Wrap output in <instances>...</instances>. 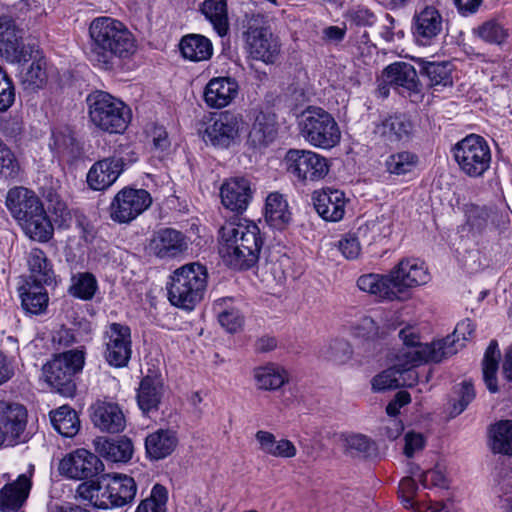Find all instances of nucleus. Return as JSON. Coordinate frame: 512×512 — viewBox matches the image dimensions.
I'll return each instance as SVG.
<instances>
[{
    "label": "nucleus",
    "instance_id": "1",
    "mask_svg": "<svg viewBox=\"0 0 512 512\" xmlns=\"http://www.w3.org/2000/svg\"><path fill=\"white\" fill-rule=\"evenodd\" d=\"M431 275L425 262L419 258L401 259L387 274H365L358 278L357 286L381 300H402L413 288L426 285Z\"/></svg>",
    "mask_w": 512,
    "mask_h": 512
},
{
    "label": "nucleus",
    "instance_id": "2",
    "mask_svg": "<svg viewBox=\"0 0 512 512\" xmlns=\"http://www.w3.org/2000/svg\"><path fill=\"white\" fill-rule=\"evenodd\" d=\"M89 59L101 69L113 68L116 59L131 57L137 50L136 40L120 21L103 16L89 26Z\"/></svg>",
    "mask_w": 512,
    "mask_h": 512
},
{
    "label": "nucleus",
    "instance_id": "3",
    "mask_svg": "<svg viewBox=\"0 0 512 512\" xmlns=\"http://www.w3.org/2000/svg\"><path fill=\"white\" fill-rule=\"evenodd\" d=\"M219 234V254L226 265L245 270L257 263L263 238L254 222H227L221 227Z\"/></svg>",
    "mask_w": 512,
    "mask_h": 512
},
{
    "label": "nucleus",
    "instance_id": "4",
    "mask_svg": "<svg viewBox=\"0 0 512 512\" xmlns=\"http://www.w3.org/2000/svg\"><path fill=\"white\" fill-rule=\"evenodd\" d=\"M473 332V323L464 320L457 324L452 335L429 344L421 342L420 335L414 327H405L399 331V338L409 344L402 352L401 359L412 364L439 363L456 354L459 347L463 346V343H459L460 340L467 341Z\"/></svg>",
    "mask_w": 512,
    "mask_h": 512
},
{
    "label": "nucleus",
    "instance_id": "5",
    "mask_svg": "<svg viewBox=\"0 0 512 512\" xmlns=\"http://www.w3.org/2000/svg\"><path fill=\"white\" fill-rule=\"evenodd\" d=\"M137 493L135 480L125 474H105L97 481L81 483L77 494L99 509H112L131 504Z\"/></svg>",
    "mask_w": 512,
    "mask_h": 512
},
{
    "label": "nucleus",
    "instance_id": "6",
    "mask_svg": "<svg viewBox=\"0 0 512 512\" xmlns=\"http://www.w3.org/2000/svg\"><path fill=\"white\" fill-rule=\"evenodd\" d=\"M208 273L199 263H190L176 269L168 286V297L172 305L192 310L204 296Z\"/></svg>",
    "mask_w": 512,
    "mask_h": 512
},
{
    "label": "nucleus",
    "instance_id": "7",
    "mask_svg": "<svg viewBox=\"0 0 512 512\" xmlns=\"http://www.w3.org/2000/svg\"><path fill=\"white\" fill-rule=\"evenodd\" d=\"M298 127L300 135L311 146L329 150L340 143L341 130L334 117L319 107L302 112Z\"/></svg>",
    "mask_w": 512,
    "mask_h": 512
},
{
    "label": "nucleus",
    "instance_id": "8",
    "mask_svg": "<svg viewBox=\"0 0 512 512\" xmlns=\"http://www.w3.org/2000/svg\"><path fill=\"white\" fill-rule=\"evenodd\" d=\"M92 123L108 133H122L131 120V110L107 92L96 91L87 98Z\"/></svg>",
    "mask_w": 512,
    "mask_h": 512
},
{
    "label": "nucleus",
    "instance_id": "9",
    "mask_svg": "<svg viewBox=\"0 0 512 512\" xmlns=\"http://www.w3.org/2000/svg\"><path fill=\"white\" fill-rule=\"evenodd\" d=\"M85 354L82 350H69L55 355L43 366L46 382L59 393L71 395L75 390L74 376L82 371Z\"/></svg>",
    "mask_w": 512,
    "mask_h": 512
},
{
    "label": "nucleus",
    "instance_id": "10",
    "mask_svg": "<svg viewBox=\"0 0 512 512\" xmlns=\"http://www.w3.org/2000/svg\"><path fill=\"white\" fill-rule=\"evenodd\" d=\"M452 151L459 169L469 177H480L490 167L491 150L480 135H467L454 145Z\"/></svg>",
    "mask_w": 512,
    "mask_h": 512
},
{
    "label": "nucleus",
    "instance_id": "11",
    "mask_svg": "<svg viewBox=\"0 0 512 512\" xmlns=\"http://www.w3.org/2000/svg\"><path fill=\"white\" fill-rule=\"evenodd\" d=\"M286 170L298 182L309 184L324 179L330 170L326 157L306 149H289L284 157Z\"/></svg>",
    "mask_w": 512,
    "mask_h": 512
},
{
    "label": "nucleus",
    "instance_id": "12",
    "mask_svg": "<svg viewBox=\"0 0 512 512\" xmlns=\"http://www.w3.org/2000/svg\"><path fill=\"white\" fill-rule=\"evenodd\" d=\"M103 357L109 366L126 367L132 357L131 328L123 323L113 322L102 332Z\"/></svg>",
    "mask_w": 512,
    "mask_h": 512
},
{
    "label": "nucleus",
    "instance_id": "13",
    "mask_svg": "<svg viewBox=\"0 0 512 512\" xmlns=\"http://www.w3.org/2000/svg\"><path fill=\"white\" fill-rule=\"evenodd\" d=\"M247 130L243 116L233 111H223L211 118L204 132L205 142L219 148L236 144Z\"/></svg>",
    "mask_w": 512,
    "mask_h": 512
},
{
    "label": "nucleus",
    "instance_id": "14",
    "mask_svg": "<svg viewBox=\"0 0 512 512\" xmlns=\"http://www.w3.org/2000/svg\"><path fill=\"white\" fill-rule=\"evenodd\" d=\"M152 203L150 194L144 189L124 188L110 205V217L118 223H128L143 213Z\"/></svg>",
    "mask_w": 512,
    "mask_h": 512
},
{
    "label": "nucleus",
    "instance_id": "15",
    "mask_svg": "<svg viewBox=\"0 0 512 512\" xmlns=\"http://www.w3.org/2000/svg\"><path fill=\"white\" fill-rule=\"evenodd\" d=\"M28 413L26 408L14 402L0 400V431L7 446L26 442Z\"/></svg>",
    "mask_w": 512,
    "mask_h": 512
},
{
    "label": "nucleus",
    "instance_id": "16",
    "mask_svg": "<svg viewBox=\"0 0 512 512\" xmlns=\"http://www.w3.org/2000/svg\"><path fill=\"white\" fill-rule=\"evenodd\" d=\"M403 342L395 357V365L390 367L372 378L371 385L375 392H382L399 386H412L417 381V374L414 367L422 363L412 364L401 359V354L409 343Z\"/></svg>",
    "mask_w": 512,
    "mask_h": 512
},
{
    "label": "nucleus",
    "instance_id": "17",
    "mask_svg": "<svg viewBox=\"0 0 512 512\" xmlns=\"http://www.w3.org/2000/svg\"><path fill=\"white\" fill-rule=\"evenodd\" d=\"M24 32L10 16H0V54L11 63L26 62L32 48L23 44Z\"/></svg>",
    "mask_w": 512,
    "mask_h": 512
},
{
    "label": "nucleus",
    "instance_id": "18",
    "mask_svg": "<svg viewBox=\"0 0 512 512\" xmlns=\"http://www.w3.org/2000/svg\"><path fill=\"white\" fill-rule=\"evenodd\" d=\"M444 31V18L433 5H426L415 11L412 18V34L420 46H431Z\"/></svg>",
    "mask_w": 512,
    "mask_h": 512
},
{
    "label": "nucleus",
    "instance_id": "19",
    "mask_svg": "<svg viewBox=\"0 0 512 512\" xmlns=\"http://www.w3.org/2000/svg\"><path fill=\"white\" fill-rule=\"evenodd\" d=\"M104 470L98 456L81 448L67 454L59 464V471L70 479L83 480L96 476Z\"/></svg>",
    "mask_w": 512,
    "mask_h": 512
},
{
    "label": "nucleus",
    "instance_id": "20",
    "mask_svg": "<svg viewBox=\"0 0 512 512\" xmlns=\"http://www.w3.org/2000/svg\"><path fill=\"white\" fill-rule=\"evenodd\" d=\"M246 43L250 57L265 64L274 63L279 56V40L269 28H250L246 33Z\"/></svg>",
    "mask_w": 512,
    "mask_h": 512
},
{
    "label": "nucleus",
    "instance_id": "21",
    "mask_svg": "<svg viewBox=\"0 0 512 512\" xmlns=\"http://www.w3.org/2000/svg\"><path fill=\"white\" fill-rule=\"evenodd\" d=\"M189 247L188 238L173 228H163L157 231L151 242L150 249L160 259H173L184 254Z\"/></svg>",
    "mask_w": 512,
    "mask_h": 512
},
{
    "label": "nucleus",
    "instance_id": "22",
    "mask_svg": "<svg viewBox=\"0 0 512 512\" xmlns=\"http://www.w3.org/2000/svg\"><path fill=\"white\" fill-rule=\"evenodd\" d=\"M6 207L17 223L44 207L38 195L31 189L16 186L7 192Z\"/></svg>",
    "mask_w": 512,
    "mask_h": 512
},
{
    "label": "nucleus",
    "instance_id": "23",
    "mask_svg": "<svg viewBox=\"0 0 512 512\" xmlns=\"http://www.w3.org/2000/svg\"><path fill=\"white\" fill-rule=\"evenodd\" d=\"M312 201L318 215L325 221L338 222L343 219L347 205L344 192L331 188L318 190L313 193Z\"/></svg>",
    "mask_w": 512,
    "mask_h": 512
},
{
    "label": "nucleus",
    "instance_id": "24",
    "mask_svg": "<svg viewBox=\"0 0 512 512\" xmlns=\"http://www.w3.org/2000/svg\"><path fill=\"white\" fill-rule=\"evenodd\" d=\"M251 183L244 177L227 179L220 188L221 202L227 209L241 213L245 211L252 199Z\"/></svg>",
    "mask_w": 512,
    "mask_h": 512
},
{
    "label": "nucleus",
    "instance_id": "25",
    "mask_svg": "<svg viewBox=\"0 0 512 512\" xmlns=\"http://www.w3.org/2000/svg\"><path fill=\"white\" fill-rule=\"evenodd\" d=\"M124 170L120 157H107L95 162L86 177L88 186L95 191H102L112 186Z\"/></svg>",
    "mask_w": 512,
    "mask_h": 512
},
{
    "label": "nucleus",
    "instance_id": "26",
    "mask_svg": "<svg viewBox=\"0 0 512 512\" xmlns=\"http://www.w3.org/2000/svg\"><path fill=\"white\" fill-rule=\"evenodd\" d=\"M238 89V84L233 78H212L205 87L204 101L210 108H224L235 99Z\"/></svg>",
    "mask_w": 512,
    "mask_h": 512
},
{
    "label": "nucleus",
    "instance_id": "27",
    "mask_svg": "<svg viewBox=\"0 0 512 512\" xmlns=\"http://www.w3.org/2000/svg\"><path fill=\"white\" fill-rule=\"evenodd\" d=\"M92 409V421L100 430L109 433H118L124 430L126 420L118 404L98 401Z\"/></svg>",
    "mask_w": 512,
    "mask_h": 512
},
{
    "label": "nucleus",
    "instance_id": "28",
    "mask_svg": "<svg viewBox=\"0 0 512 512\" xmlns=\"http://www.w3.org/2000/svg\"><path fill=\"white\" fill-rule=\"evenodd\" d=\"M385 81L401 92L418 93L420 84L415 68L405 62H396L389 65L383 73Z\"/></svg>",
    "mask_w": 512,
    "mask_h": 512
},
{
    "label": "nucleus",
    "instance_id": "29",
    "mask_svg": "<svg viewBox=\"0 0 512 512\" xmlns=\"http://www.w3.org/2000/svg\"><path fill=\"white\" fill-rule=\"evenodd\" d=\"M43 285L41 283L25 281L18 288L21 307L26 314L41 315L46 312L49 296Z\"/></svg>",
    "mask_w": 512,
    "mask_h": 512
},
{
    "label": "nucleus",
    "instance_id": "30",
    "mask_svg": "<svg viewBox=\"0 0 512 512\" xmlns=\"http://www.w3.org/2000/svg\"><path fill=\"white\" fill-rule=\"evenodd\" d=\"M31 486V479L26 474L3 486L0 489V510L8 512L19 509L28 498Z\"/></svg>",
    "mask_w": 512,
    "mask_h": 512
},
{
    "label": "nucleus",
    "instance_id": "31",
    "mask_svg": "<svg viewBox=\"0 0 512 512\" xmlns=\"http://www.w3.org/2000/svg\"><path fill=\"white\" fill-rule=\"evenodd\" d=\"M413 125L404 115H391L376 125L375 133L385 142L396 144L407 140L412 133Z\"/></svg>",
    "mask_w": 512,
    "mask_h": 512
},
{
    "label": "nucleus",
    "instance_id": "32",
    "mask_svg": "<svg viewBox=\"0 0 512 512\" xmlns=\"http://www.w3.org/2000/svg\"><path fill=\"white\" fill-rule=\"evenodd\" d=\"M178 438L176 432L171 429H159L147 435L145 449L152 460L164 459L176 449Z\"/></svg>",
    "mask_w": 512,
    "mask_h": 512
},
{
    "label": "nucleus",
    "instance_id": "33",
    "mask_svg": "<svg viewBox=\"0 0 512 512\" xmlns=\"http://www.w3.org/2000/svg\"><path fill=\"white\" fill-rule=\"evenodd\" d=\"M93 445L100 456L112 462H127L133 454V444L126 437L117 440L97 437L93 440Z\"/></svg>",
    "mask_w": 512,
    "mask_h": 512
},
{
    "label": "nucleus",
    "instance_id": "34",
    "mask_svg": "<svg viewBox=\"0 0 512 512\" xmlns=\"http://www.w3.org/2000/svg\"><path fill=\"white\" fill-rule=\"evenodd\" d=\"M18 225L29 239L40 243L48 242L54 234V227L44 207Z\"/></svg>",
    "mask_w": 512,
    "mask_h": 512
},
{
    "label": "nucleus",
    "instance_id": "35",
    "mask_svg": "<svg viewBox=\"0 0 512 512\" xmlns=\"http://www.w3.org/2000/svg\"><path fill=\"white\" fill-rule=\"evenodd\" d=\"M259 450L276 458H293L297 454L296 446L288 439L277 440L269 431L259 430L255 434Z\"/></svg>",
    "mask_w": 512,
    "mask_h": 512
},
{
    "label": "nucleus",
    "instance_id": "36",
    "mask_svg": "<svg viewBox=\"0 0 512 512\" xmlns=\"http://www.w3.org/2000/svg\"><path fill=\"white\" fill-rule=\"evenodd\" d=\"M265 220L275 229L285 228L292 219V213L284 196L278 192L270 193L265 203Z\"/></svg>",
    "mask_w": 512,
    "mask_h": 512
},
{
    "label": "nucleus",
    "instance_id": "37",
    "mask_svg": "<svg viewBox=\"0 0 512 512\" xmlns=\"http://www.w3.org/2000/svg\"><path fill=\"white\" fill-rule=\"evenodd\" d=\"M418 486L413 478H403L399 484V493L401 495L403 505L408 509L416 512H448L446 505L440 502H429L422 504L417 499Z\"/></svg>",
    "mask_w": 512,
    "mask_h": 512
},
{
    "label": "nucleus",
    "instance_id": "38",
    "mask_svg": "<svg viewBox=\"0 0 512 512\" xmlns=\"http://www.w3.org/2000/svg\"><path fill=\"white\" fill-rule=\"evenodd\" d=\"M253 377L256 387L263 391L278 390L288 381L287 371L274 363L256 367Z\"/></svg>",
    "mask_w": 512,
    "mask_h": 512
},
{
    "label": "nucleus",
    "instance_id": "39",
    "mask_svg": "<svg viewBox=\"0 0 512 512\" xmlns=\"http://www.w3.org/2000/svg\"><path fill=\"white\" fill-rule=\"evenodd\" d=\"M180 51L182 56L193 62L206 61L213 54L211 41L200 34L186 35L181 39Z\"/></svg>",
    "mask_w": 512,
    "mask_h": 512
},
{
    "label": "nucleus",
    "instance_id": "40",
    "mask_svg": "<svg viewBox=\"0 0 512 512\" xmlns=\"http://www.w3.org/2000/svg\"><path fill=\"white\" fill-rule=\"evenodd\" d=\"M27 263L30 277L26 281L51 284L54 281V271L44 251L33 248L28 254Z\"/></svg>",
    "mask_w": 512,
    "mask_h": 512
},
{
    "label": "nucleus",
    "instance_id": "41",
    "mask_svg": "<svg viewBox=\"0 0 512 512\" xmlns=\"http://www.w3.org/2000/svg\"><path fill=\"white\" fill-rule=\"evenodd\" d=\"M277 135L276 117L271 113L260 112L249 132V141L254 146L268 145Z\"/></svg>",
    "mask_w": 512,
    "mask_h": 512
},
{
    "label": "nucleus",
    "instance_id": "42",
    "mask_svg": "<svg viewBox=\"0 0 512 512\" xmlns=\"http://www.w3.org/2000/svg\"><path fill=\"white\" fill-rule=\"evenodd\" d=\"M213 309L220 325L229 333L239 331L244 323L241 312L233 306L232 298H219L214 301Z\"/></svg>",
    "mask_w": 512,
    "mask_h": 512
},
{
    "label": "nucleus",
    "instance_id": "43",
    "mask_svg": "<svg viewBox=\"0 0 512 512\" xmlns=\"http://www.w3.org/2000/svg\"><path fill=\"white\" fill-rule=\"evenodd\" d=\"M420 73L426 77L432 87H447L453 83V67L449 62H430L424 59L418 61Z\"/></svg>",
    "mask_w": 512,
    "mask_h": 512
},
{
    "label": "nucleus",
    "instance_id": "44",
    "mask_svg": "<svg viewBox=\"0 0 512 512\" xmlns=\"http://www.w3.org/2000/svg\"><path fill=\"white\" fill-rule=\"evenodd\" d=\"M162 396V382L157 377L146 376L140 382L137 401L140 409L148 413L157 409Z\"/></svg>",
    "mask_w": 512,
    "mask_h": 512
},
{
    "label": "nucleus",
    "instance_id": "45",
    "mask_svg": "<svg viewBox=\"0 0 512 512\" xmlns=\"http://www.w3.org/2000/svg\"><path fill=\"white\" fill-rule=\"evenodd\" d=\"M200 10L219 36L227 34L229 21L226 0H204Z\"/></svg>",
    "mask_w": 512,
    "mask_h": 512
},
{
    "label": "nucleus",
    "instance_id": "46",
    "mask_svg": "<svg viewBox=\"0 0 512 512\" xmlns=\"http://www.w3.org/2000/svg\"><path fill=\"white\" fill-rule=\"evenodd\" d=\"M50 420L54 429L64 437H73L80 429L77 413L67 405L51 411Z\"/></svg>",
    "mask_w": 512,
    "mask_h": 512
},
{
    "label": "nucleus",
    "instance_id": "47",
    "mask_svg": "<svg viewBox=\"0 0 512 512\" xmlns=\"http://www.w3.org/2000/svg\"><path fill=\"white\" fill-rule=\"evenodd\" d=\"M490 434L492 451L512 457V420L495 423L490 429Z\"/></svg>",
    "mask_w": 512,
    "mask_h": 512
},
{
    "label": "nucleus",
    "instance_id": "48",
    "mask_svg": "<svg viewBox=\"0 0 512 512\" xmlns=\"http://www.w3.org/2000/svg\"><path fill=\"white\" fill-rule=\"evenodd\" d=\"M500 359V350L496 340H492L487 347L483 358V379L488 390L492 393L498 391L496 373Z\"/></svg>",
    "mask_w": 512,
    "mask_h": 512
},
{
    "label": "nucleus",
    "instance_id": "49",
    "mask_svg": "<svg viewBox=\"0 0 512 512\" xmlns=\"http://www.w3.org/2000/svg\"><path fill=\"white\" fill-rule=\"evenodd\" d=\"M386 329L381 327L371 317H364L353 327V335L367 343V345L375 346V344L386 336Z\"/></svg>",
    "mask_w": 512,
    "mask_h": 512
},
{
    "label": "nucleus",
    "instance_id": "50",
    "mask_svg": "<svg viewBox=\"0 0 512 512\" xmlns=\"http://www.w3.org/2000/svg\"><path fill=\"white\" fill-rule=\"evenodd\" d=\"M418 164V157L408 151L390 155L386 160L387 171L395 175H404L412 172Z\"/></svg>",
    "mask_w": 512,
    "mask_h": 512
},
{
    "label": "nucleus",
    "instance_id": "51",
    "mask_svg": "<svg viewBox=\"0 0 512 512\" xmlns=\"http://www.w3.org/2000/svg\"><path fill=\"white\" fill-rule=\"evenodd\" d=\"M168 491L161 484H155L149 497L142 500L135 512H166Z\"/></svg>",
    "mask_w": 512,
    "mask_h": 512
},
{
    "label": "nucleus",
    "instance_id": "52",
    "mask_svg": "<svg viewBox=\"0 0 512 512\" xmlns=\"http://www.w3.org/2000/svg\"><path fill=\"white\" fill-rule=\"evenodd\" d=\"M97 290V281L90 273H79L72 278L70 293L82 300H90Z\"/></svg>",
    "mask_w": 512,
    "mask_h": 512
},
{
    "label": "nucleus",
    "instance_id": "53",
    "mask_svg": "<svg viewBox=\"0 0 512 512\" xmlns=\"http://www.w3.org/2000/svg\"><path fill=\"white\" fill-rule=\"evenodd\" d=\"M51 146L57 150L58 153L68 156H75L78 151V145L73 136L72 131L68 127H64L52 132Z\"/></svg>",
    "mask_w": 512,
    "mask_h": 512
},
{
    "label": "nucleus",
    "instance_id": "54",
    "mask_svg": "<svg viewBox=\"0 0 512 512\" xmlns=\"http://www.w3.org/2000/svg\"><path fill=\"white\" fill-rule=\"evenodd\" d=\"M324 357L335 364L343 365L349 362L353 356L350 343L344 339L333 340L323 352Z\"/></svg>",
    "mask_w": 512,
    "mask_h": 512
},
{
    "label": "nucleus",
    "instance_id": "55",
    "mask_svg": "<svg viewBox=\"0 0 512 512\" xmlns=\"http://www.w3.org/2000/svg\"><path fill=\"white\" fill-rule=\"evenodd\" d=\"M480 38L489 43L501 44L507 37V30L498 21L491 19L478 27Z\"/></svg>",
    "mask_w": 512,
    "mask_h": 512
},
{
    "label": "nucleus",
    "instance_id": "56",
    "mask_svg": "<svg viewBox=\"0 0 512 512\" xmlns=\"http://www.w3.org/2000/svg\"><path fill=\"white\" fill-rule=\"evenodd\" d=\"M22 83L26 88L36 89L42 87L46 81V71L41 60L33 61L29 68L22 73Z\"/></svg>",
    "mask_w": 512,
    "mask_h": 512
},
{
    "label": "nucleus",
    "instance_id": "57",
    "mask_svg": "<svg viewBox=\"0 0 512 512\" xmlns=\"http://www.w3.org/2000/svg\"><path fill=\"white\" fill-rule=\"evenodd\" d=\"M20 170L19 163L10 148L0 141V175L15 178Z\"/></svg>",
    "mask_w": 512,
    "mask_h": 512
},
{
    "label": "nucleus",
    "instance_id": "58",
    "mask_svg": "<svg viewBox=\"0 0 512 512\" xmlns=\"http://www.w3.org/2000/svg\"><path fill=\"white\" fill-rule=\"evenodd\" d=\"M457 393L459 399L452 405V409L450 411L451 417H456L461 414L475 397L474 387L468 381L461 383Z\"/></svg>",
    "mask_w": 512,
    "mask_h": 512
},
{
    "label": "nucleus",
    "instance_id": "59",
    "mask_svg": "<svg viewBox=\"0 0 512 512\" xmlns=\"http://www.w3.org/2000/svg\"><path fill=\"white\" fill-rule=\"evenodd\" d=\"M426 446V438L420 432L408 431L404 435L403 454L407 458H413L420 453Z\"/></svg>",
    "mask_w": 512,
    "mask_h": 512
},
{
    "label": "nucleus",
    "instance_id": "60",
    "mask_svg": "<svg viewBox=\"0 0 512 512\" xmlns=\"http://www.w3.org/2000/svg\"><path fill=\"white\" fill-rule=\"evenodd\" d=\"M420 481L425 488L428 487H441L445 488L448 485L445 475V468L441 464H436L434 468L424 472L420 476Z\"/></svg>",
    "mask_w": 512,
    "mask_h": 512
},
{
    "label": "nucleus",
    "instance_id": "61",
    "mask_svg": "<svg viewBox=\"0 0 512 512\" xmlns=\"http://www.w3.org/2000/svg\"><path fill=\"white\" fill-rule=\"evenodd\" d=\"M338 248L348 260H354L361 253V243L353 233H347L338 242Z\"/></svg>",
    "mask_w": 512,
    "mask_h": 512
},
{
    "label": "nucleus",
    "instance_id": "62",
    "mask_svg": "<svg viewBox=\"0 0 512 512\" xmlns=\"http://www.w3.org/2000/svg\"><path fill=\"white\" fill-rule=\"evenodd\" d=\"M360 243L372 244L381 234V224L377 221H369L360 225L355 232H353Z\"/></svg>",
    "mask_w": 512,
    "mask_h": 512
},
{
    "label": "nucleus",
    "instance_id": "63",
    "mask_svg": "<svg viewBox=\"0 0 512 512\" xmlns=\"http://www.w3.org/2000/svg\"><path fill=\"white\" fill-rule=\"evenodd\" d=\"M14 99V86L10 78L7 76L0 84V112L6 111L13 104Z\"/></svg>",
    "mask_w": 512,
    "mask_h": 512
},
{
    "label": "nucleus",
    "instance_id": "64",
    "mask_svg": "<svg viewBox=\"0 0 512 512\" xmlns=\"http://www.w3.org/2000/svg\"><path fill=\"white\" fill-rule=\"evenodd\" d=\"M403 429L404 426L401 420L389 418L380 427V434L388 440H395L402 433Z\"/></svg>",
    "mask_w": 512,
    "mask_h": 512
}]
</instances>
